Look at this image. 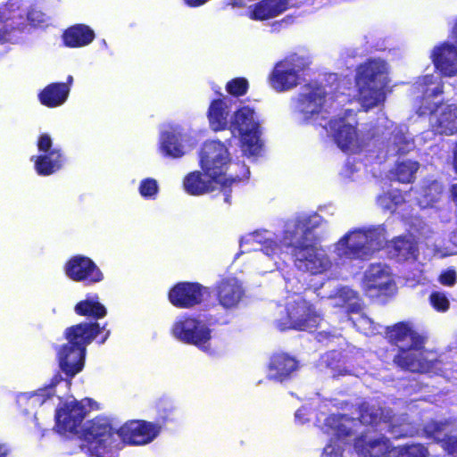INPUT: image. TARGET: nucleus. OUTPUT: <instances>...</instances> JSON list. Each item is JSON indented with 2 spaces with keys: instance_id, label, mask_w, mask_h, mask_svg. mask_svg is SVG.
<instances>
[{
  "instance_id": "nucleus-43",
  "label": "nucleus",
  "mask_w": 457,
  "mask_h": 457,
  "mask_svg": "<svg viewBox=\"0 0 457 457\" xmlns=\"http://www.w3.org/2000/svg\"><path fill=\"white\" fill-rule=\"evenodd\" d=\"M439 282L447 287H452L456 282V272L453 270H447L441 273L438 278Z\"/></svg>"
},
{
  "instance_id": "nucleus-6",
  "label": "nucleus",
  "mask_w": 457,
  "mask_h": 457,
  "mask_svg": "<svg viewBox=\"0 0 457 457\" xmlns=\"http://www.w3.org/2000/svg\"><path fill=\"white\" fill-rule=\"evenodd\" d=\"M199 162L206 176L220 182L224 202L229 204V188L237 181L248 178L249 170L243 164L233 162L228 147L217 140L206 141L200 151Z\"/></svg>"
},
{
  "instance_id": "nucleus-22",
  "label": "nucleus",
  "mask_w": 457,
  "mask_h": 457,
  "mask_svg": "<svg viewBox=\"0 0 457 457\" xmlns=\"http://www.w3.org/2000/svg\"><path fill=\"white\" fill-rule=\"evenodd\" d=\"M298 368L299 363L295 357L286 353H276L270 359L267 378L283 382L289 378Z\"/></svg>"
},
{
  "instance_id": "nucleus-61",
  "label": "nucleus",
  "mask_w": 457,
  "mask_h": 457,
  "mask_svg": "<svg viewBox=\"0 0 457 457\" xmlns=\"http://www.w3.org/2000/svg\"><path fill=\"white\" fill-rule=\"evenodd\" d=\"M103 46H106L105 40H103Z\"/></svg>"
},
{
  "instance_id": "nucleus-11",
  "label": "nucleus",
  "mask_w": 457,
  "mask_h": 457,
  "mask_svg": "<svg viewBox=\"0 0 457 457\" xmlns=\"http://www.w3.org/2000/svg\"><path fill=\"white\" fill-rule=\"evenodd\" d=\"M229 130L238 137L244 154L254 157L261 154L262 144L260 117L253 108L245 105L234 112Z\"/></svg>"
},
{
  "instance_id": "nucleus-39",
  "label": "nucleus",
  "mask_w": 457,
  "mask_h": 457,
  "mask_svg": "<svg viewBox=\"0 0 457 457\" xmlns=\"http://www.w3.org/2000/svg\"><path fill=\"white\" fill-rule=\"evenodd\" d=\"M138 192L145 199L155 200L159 194V184L154 179H144L138 185Z\"/></svg>"
},
{
  "instance_id": "nucleus-17",
  "label": "nucleus",
  "mask_w": 457,
  "mask_h": 457,
  "mask_svg": "<svg viewBox=\"0 0 457 457\" xmlns=\"http://www.w3.org/2000/svg\"><path fill=\"white\" fill-rule=\"evenodd\" d=\"M38 155L33 156L35 170L39 175L48 176L60 170L65 161L62 149L54 145L50 135L41 134L37 139Z\"/></svg>"
},
{
  "instance_id": "nucleus-15",
  "label": "nucleus",
  "mask_w": 457,
  "mask_h": 457,
  "mask_svg": "<svg viewBox=\"0 0 457 457\" xmlns=\"http://www.w3.org/2000/svg\"><path fill=\"white\" fill-rule=\"evenodd\" d=\"M378 430V428H374L373 436H369V448L364 447L362 438H360L355 443L356 450L364 456L369 454L370 457H385L386 454L389 457H428L429 455L428 447L420 443L392 447L387 438L377 433Z\"/></svg>"
},
{
  "instance_id": "nucleus-60",
  "label": "nucleus",
  "mask_w": 457,
  "mask_h": 457,
  "mask_svg": "<svg viewBox=\"0 0 457 457\" xmlns=\"http://www.w3.org/2000/svg\"><path fill=\"white\" fill-rule=\"evenodd\" d=\"M63 383H64L65 387H68L70 386V382H68V381H64Z\"/></svg>"
},
{
  "instance_id": "nucleus-52",
  "label": "nucleus",
  "mask_w": 457,
  "mask_h": 457,
  "mask_svg": "<svg viewBox=\"0 0 457 457\" xmlns=\"http://www.w3.org/2000/svg\"><path fill=\"white\" fill-rule=\"evenodd\" d=\"M453 165L455 170H457V143L453 149Z\"/></svg>"
},
{
  "instance_id": "nucleus-19",
  "label": "nucleus",
  "mask_w": 457,
  "mask_h": 457,
  "mask_svg": "<svg viewBox=\"0 0 457 457\" xmlns=\"http://www.w3.org/2000/svg\"><path fill=\"white\" fill-rule=\"evenodd\" d=\"M364 287L370 296L391 295L395 291V283L390 268L384 263H373L365 271Z\"/></svg>"
},
{
  "instance_id": "nucleus-25",
  "label": "nucleus",
  "mask_w": 457,
  "mask_h": 457,
  "mask_svg": "<svg viewBox=\"0 0 457 457\" xmlns=\"http://www.w3.org/2000/svg\"><path fill=\"white\" fill-rule=\"evenodd\" d=\"M99 332L100 327L96 322L80 323L71 326L65 330L67 345L87 351V346Z\"/></svg>"
},
{
  "instance_id": "nucleus-41",
  "label": "nucleus",
  "mask_w": 457,
  "mask_h": 457,
  "mask_svg": "<svg viewBox=\"0 0 457 457\" xmlns=\"http://www.w3.org/2000/svg\"><path fill=\"white\" fill-rule=\"evenodd\" d=\"M248 86L249 85L246 79L236 78L227 83L226 90L232 96H240L246 93Z\"/></svg>"
},
{
  "instance_id": "nucleus-49",
  "label": "nucleus",
  "mask_w": 457,
  "mask_h": 457,
  "mask_svg": "<svg viewBox=\"0 0 457 457\" xmlns=\"http://www.w3.org/2000/svg\"><path fill=\"white\" fill-rule=\"evenodd\" d=\"M9 448L4 444H0V457H5L9 453Z\"/></svg>"
},
{
  "instance_id": "nucleus-57",
  "label": "nucleus",
  "mask_w": 457,
  "mask_h": 457,
  "mask_svg": "<svg viewBox=\"0 0 457 457\" xmlns=\"http://www.w3.org/2000/svg\"><path fill=\"white\" fill-rule=\"evenodd\" d=\"M72 81H73L72 76H69L67 79V83H65V84L69 87V85L71 84Z\"/></svg>"
},
{
  "instance_id": "nucleus-55",
  "label": "nucleus",
  "mask_w": 457,
  "mask_h": 457,
  "mask_svg": "<svg viewBox=\"0 0 457 457\" xmlns=\"http://www.w3.org/2000/svg\"><path fill=\"white\" fill-rule=\"evenodd\" d=\"M349 170H350V165H349V164H347V166H346V170H345V176H347V177H349V178H351V179H354L353 176H352L351 174H349V173H348Z\"/></svg>"
},
{
  "instance_id": "nucleus-1",
  "label": "nucleus",
  "mask_w": 457,
  "mask_h": 457,
  "mask_svg": "<svg viewBox=\"0 0 457 457\" xmlns=\"http://www.w3.org/2000/svg\"><path fill=\"white\" fill-rule=\"evenodd\" d=\"M347 97L336 94L312 82L304 85L291 102L293 112L301 122L319 125L334 138L344 152L355 154L361 151L368 141L381 133L386 137V154L395 156L414 148V141L404 125L395 126L386 118H379L375 128L358 132L352 108H345Z\"/></svg>"
},
{
  "instance_id": "nucleus-45",
  "label": "nucleus",
  "mask_w": 457,
  "mask_h": 457,
  "mask_svg": "<svg viewBox=\"0 0 457 457\" xmlns=\"http://www.w3.org/2000/svg\"><path fill=\"white\" fill-rule=\"evenodd\" d=\"M432 250H433L434 255L441 257V258L446 257V256H449V255H453V254L455 253L451 248H449V247H441V246H439L436 244L433 245V249Z\"/></svg>"
},
{
  "instance_id": "nucleus-2",
  "label": "nucleus",
  "mask_w": 457,
  "mask_h": 457,
  "mask_svg": "<svg viewBox=\"0 0 457 457\" xmlns=\"http://www.w3.org/2000/svg\"><path fill=\"white\" fill-rule=\"evenodd\" d=\"M374 428L379 431L386 430L395 438L420 435L439 444L449 454L457 456V436L453 435L454 425L451 420L430 421L425 425L421 432L413 424L407 421V417H393L390 410H382L375 406L362 404L358 420L346 416L331 415L325 419L322 430L334 437L324 447L322 457H342L343 444L362 438V445L369 448V436H373ZM358 455L364 456L354 448Z\"/></svg>"
},
{
  "instance_id": "nucleus-46",
  "label": "nucleus",
  "mask_w": 457,
  "mask_h": 457,
  "mask_svg": "<svg viewBox=\"0 0 457 457\" xmlns=\"http://www.w3.org/2000/svg\"><path fill=\"white\" fill-rule=\"evenodd\" d=\"M338 356L339 353L337 352H330L322 357V361L325 362L328 367L335 370L337 367L334 362L338 359Z\"/></svg>"
},
{
  "instance_id": "nucleus-29",
  "label": "nucleus",
  "mask_w": 457,
  "mask_h": 457,
  "mask_svg": "<svg viewBox=\"0 0 457 457\" xmlns=\"http://www.w3.org/2000/svg\"><path fill=\"white\" fill-rule=\"evenodd\" d=\"M220 303L225 308L235 307L242 298L243 288L236 278H226L217 286Z\"/></svg>"
},
{
  "instance_id": "nucleus-54",
  "label": "nucleus",
  "mask_w": 457,
  "mask_h": 457,
  "mask_svg": "<svg viewBox=\"0 0 457 457\" xmlns=\"http://www.w3.org/2000/svg\"><path fill=\"white\" fill-rule=\"evenodd\" d=\"M329 81H337V74H330L328 77Z\"/></svg>"
},
{
  "instance_id": "nucleus-32",
  "label": "nucleus",
  "mask_w": 457,
  "mask_h": 457,
  "mask_svg": "<svg viewBox=\"0 0 457 457\" xmlns=\"http://www.w3.org/2000/svg\"><path fill=\"white\" fill-rule=\"evenodd\" d=\"M62 38L66 46L83 47L94 40L95 33L88 26L78 24L69 28Z\"/></svg>"
},
{
  "instance_id": "nucleus-21",
  "label": "nucleus",
  "mask_w": 457,
  "mask_h": 457,
  "mask_svg": "<svg viewBox=\"0 0 457 457\" xmlns=\"http://www.w3.org/2000/svg\"><path fill=\"white\" fill-rule=\"evenodd\" d=\"M313 3L314 0H262L249 6V16L253 20H269L281 14L289 7Z\"/></svg>"
},
{
  "instance_id": "nucleus-58",
  "label": "nucleus",
  "mask_w": 457,
  "mask_h": 457,
  "mask_svg": "<svg viewBox=\"0 0 457 457\" xmlns=\"http://www.w3.org/2000/svg\"><path fill=\"white\" fill-rule=\"evenodd\" d=\"M301 411H302L301 410H298V411H296V413H295V418H297V419H298V418L300 417V415H301Z\"/></svg>"
},
{
  "instance_id": "nucleus-44",
  "label": "nucleus",
  "mask_w": 457,
  "mask_h": 457,
  "mask_svg": "<svg viewBox=\"0 0 457 457\" xmlns=\"http://www.w3.org/2000/svg\"><path fill=\"white\" fill-rule=\"evenodd\" d=\"M419 224H412L413 230L419 234L420 237L428 238L429 234L432 233L430 228L423 221H418Z\"/></svg>"
},
{
  "instance_id": "nucleus-59",
  "label": "nucleus",
  "mask_w": 457,
  "mask_h": 457,
  "mask_svg": "<svg viewBox=\"0 0 457 457\" xmlns=\"http://www.w3.org/2000/svg\"><path fill=\"white\" fill-rule=\"evenodd\" d=\"M108 335H109V332H107V333H106L105 337L103 338V340L101 341V343H104V342L106 340V338H107Z\"/></svg>"
},
{
  "instance_id": "nucleus-9",
  "label": "nucleus",
  "mask_w": 457,
  "mask_h": 457,
  "mask_svg": "<svg viewBox=\"0 0 457 457\" xmlns=\"http://www.w3.org/2000/svg\"><path fill=\"white\" fill-rule=\"evenodd\" d=\"M361 105L369 110L386 99V87L389 83L388 66L382 59H370L361 64L355 76Z\"/></svg>"
},
{
  "instance_id": "nucleus-50",
  "label": "nucleus",
  "mask_w": 457,
  "mask_h": 457,
  "mask_svg": "<svg viewBox=\"0 0 457 457\" xmlns=\"http://www.w3.org/2000/svg\"><path fill=\"white\" fill-rule=\"evenodd\" d=\"M450 241L454 246L457 247V229L451 233Z\"/></svg>"
},
{
  "instance_id": "nucleus-8",
  "label": "nucleus",
  "mask_w": 457,
  "mask_h": 457,
  "mask_svg": "<svg viewBox=\"0 0 457 457\" xmlns=\"http://www.w3.org/2000/svg\"><path fill=\"white\" fill-rule=\"evenodd\" d=\"M384 225L349 230L332 245L335 257L341 262L366 260L386 245Z\"/></svg>"
},
{
  "instance_id": "nucleus-28",
  "label": "nucleus",
  "mask_w": 457,
  "mask_h": 457,
  "mask_svg": "<svg viewBox=\"0 0 457 457\" xmlns=\"http://www.w3.org/2000/svg\"><path fill=\"white\" fill-rule=\"evenodd\" d=\"M183 187L185 191L192 195H200L220 189V182L214 181L207 177L205 172L202 173L199 170L187 174L183 180Z\"/></svg>"
},
{
  "instance_id": "nucleus-7",
  "label": "nucleus",
  "mask_w": 457,
  "mask_h": 457,
  "mask_svg": "<svg viewBox=\"0 0 457 457\" xmlns=\"http://www.w3.org/2000/svg\"><path fill=\"white\" fill-rule=\"evenodd\" d=\"M417 88L422 92L420 115L430 114L429 123L432 130L440 135L452 136L457 133V106L455 104H438L433 98L442 93V83L438 75H427L417 82Z\"/></svg>"
},
{
  "instance_id": "nucleus-23",
  "label": "nucleus",
  "mask_w": 457,
  "mask_h": 457,
  "mask_svg": "<svg viewBox=\"0 0 457 457\" xmlns=\"http://www.w3.org/2000/svg\"><path fill=\"white\" fill-rule=\"evenodd\" d=\"M62 370L69 377L73 378L83 370L86 351L70 345H62L57 352Z\"/></svg>"
},
{
  "instance_id": "nucleus-30",
  "label": "nucleus",
  "mask_w": 457,
  "mask_h": 457,
  "mask_svg": "<svg viewBox=\"0 0 457 457\" xmlns=\"http://www.w3.org/2000/svg\"><path fill=\"white\" fill-rule=\"evenodd\" d=\"M390 254L398 262L416 261L417 244L411 235L395 237L388 245Z\"/></svg>"
},
{
  "instance_id": "nucleus-47",
  "label": "nucleus",
  "mask_w": 457,
  "mask_h": 457,
  "mask_svg": "<svg viewBox=\"0 0 457 457\" xmlns=\"http://www.w3.org/2000/svg\"><path fill=\"white\" fill-rule=\"evenodd\" d=\"M209 0H184L186 4H187L188 6H191V7L200 6V5L205 4Z\"/></svg>"
},
{
  "instance_id": "nucleus-14",
  "label": "nucleus",
  "mask_w": 457,
  "mask_h": 457,
  "mask_svg": "<svg viewBox=\"0 0 457 457\" xmlns=\"http://www.w3.org/2000/svg\"><path fill=\"white\" fill-rule=\"evenodd\" d=\"M308 58L296 54L287 56L276 63L269 76L270 87L278 93L294 89L304 80Z\"/></svg>"
},
{
  "instance_id": "nucleus-24",
  "label": "nucleus",
  "mask_w": 457,
  "mask_h": 457,
  "mask_svg": "<svg viewBox=\"0 0 457 457\" xmlns=\"http://www.w3.org/2000/svg\"><path fill=\"white\" fill-rule=\"evenodd\" d=\"M435 67L445 76L457 74V49L453 45L445 43L436 46L431 54Z\"/></svg>"
},
{
  "instance_id": "nucleus-18",
  "label": "nucleus",
  "mask_w": 457,
  "mask_h": 457,
  "mask_svg": "<svg viewBox=\"0 0 457 457\" xmlns=\"http://www.w3.org/2000/svg\"><path fill=\"white\" fill-rule=\"evenodd\" d=\"M65 275L73 281L91 285L100 282L104 275L97 265L84 255L72 256L64 265Z\"/></svg>"
},
{
  "instance_id": "nucleus-37",
  "label": "nucleus",
  "mask_w": 457,
  "mask_h": 457,
  "mask_svg": "<svg viewBox=\"0 0 457 457\" xmlns=\"http://www.w3.org/2000/svg\"><path fill=\"white\" fill-rule=\"evenodd\" d=\"M411 193H405V195H403L398 191H392L390 193L379 195L378 198V204L381 208L385 210L395 212L397 206L402 203L406 201L411 202Z\"/></svg>"
},
{
  "instance_id": "nucleus-16",
  "label": "nucleus",
  "mask_w": 457,
  "mask_h": 457,
  "mask_svg": "<svg viewBox=\"0 0 457 457\" xmlns=\"http://www.w3.org/2000/svg\"><path fill=\"white\" fill-rule=\"evenodd\" d=\"M196 145V139L180 125L164 126L159 137V152L165 157L181 158Z\"/></svg>"
},
{
  "instance_id": "nucleus-13",
  "label": "nucleus",
  "mask_w": 457,
  "mask_h": 457,
  "mask_svg": "<svg viewBox=\"0 0 457 457\" xmlns=\"http://www.w3.org/2000/svg\"><path fill=\"white\" fill-rule=\"evenodd\" d=\"M171 333L179 341L195 345L209 355L217 353L212 344V329L204 317H179L172 325Z\"/></svg>"
},
{
  "instance_id": "nucleus-35",
  "label": "nucleus",
  "mask_w": 457,
  "mask_h": 457,
  "mask_svg": "<svg viewBox=\"0 0 457 457\" xmlns=\"http://www.w3.org/2000/svg\"><path fill=\"white\" fill-rule=\"evenodd\" d=\"M75 311L79 315L91 316L96 319L103 318L106 314L105 307L97 301V297H88L79 302Z\"/></svg>"
},
{
  "instance_id": "nucleus-34",
  "label": "nucleus",
  "mask_w": 457,
  "mask_h": 457,
  "mask_svg": "<svg viewBox=\"0 0 457 457\" xmlns=\"http://www.w3.org/2000/svg\"><path fill=\"white\" fill-rule=\"evenodd\" d=\"M333 301L334 305L346 307L353 313H357L361 308L357 293L347 287L337 289V294L333 296Z\"/></svg>"
},
{
  "instance_id": "nucleus-38",
  "label": "nucleus",
  "mask_w": 457,
  "mask_h": 457,
  "mask_svg": "<svg viewBox=\"0 0 457 457\" xmlns=\"http://www.w3.org/2000/svg\"><path fill=\"white\" fill-rule=\"evenodd\" d=\"M419 163L411 160H405L398 162L394 175L395 179L402 183H410L414 179V174L419 169Z\"/></svg>"
},
{
  "instance_id": "nucleus-53",
  "label": "nucleus",
  "mask_w": 457,
  "mask_h": 457,
  "mask_svg": "<svg viewBox=\"0 0 457 457\" xmlns=\"http://www.w3.org/2000/svg\"><path fill=\"white\" fill-rule=\"evenodd\" d=\"M453 38L455 39L456 43H457V20L454 23V26H453Z\"/></svg>"
},
{
  "instance_id": "nucleus-10",
  "label": "nucleus",
  "mask_w": 457,
  "mask_h": 457,
  "mask_svg": "<svg viewBox=\"0 0 457 457\" xmlns=\"http://www.w3.org/2000/svg\"><path fill=\"white\" fill-rule=\"evenodd\" d=\"M286 288L293 295L287 298L285 311L286 316L278 318L276 322L280 330L294 328L299 330H311L317 328L321 320L320 315L309 304L298 291L303 288L300 280L292 277L288 272L283 274Z\"/></svg>"
},
{
  "instance_id": "nucleus-42",
  "label": "nucleus",
  "mask_w": 457,
  "mask_h": 457,
  "mask_svg": "<svg viewBox=\"0 0 457 457\" xmlns=\"http://www.w3.org/2000/svg\"><path fill=\"white\" fill-rule=\"evenodd\" d=\"M429 303L431 306L437 312H445L449 309L450 302L443 292H433L429 295Z\"/></svg>"
},
{
  "instance_id": "nucleus-51",
  "label": "nucleus",
  "mask_w": 457,
  "mask_h": 457,
  "mask_svg": "<svg viewBox=\"0 0 457 457\" xmlns=\"http://www.w3.org/2000/svg\"><path fill=\"white\" fill-rule=\"evenodd\" d=\"M328 337H329V334H328V333L322 331V332H320V333L318 334L317 338H318V340H319L320 342H323V341H325L327 338H328Z\"/></svg>"
},
{
  "instance_id": "nucleus-48",
  "label": "nucleus",
  "mask_w": 457,
  "mask_h": 457,
  "mask_svg": "<svg viewBox=\"0 0 457 457\" xmlns=\"http://www.w3.org/2000/svg\"><path fill=\"white\" fill-rule=\"evenodd\" d=\"M450 192L453 202L457 205V184L452 186Z\"/></svg>"
},
{
  "instance_id": "nucleus-5",
  "label": "nucleus",
  "mask_w": 457,
  "mask_h": 457,
  "mask_svg": "<svg viewBox=\"0 0 457 457\" xmlns=\"http://www.w3.org/2000/svg\"><path fill=\"white\" fill-rule=\"evenodd\" d=\"M387 337L399 349L394 359L399 367L412 372L436 373V353L423 349V338L411 323L399 322L389 328Z\"/></svg>"
},
{
  "instance_id": "nucleus-36",
  "label": "nucleus",
  "mask_w": 457,
  "mask_h": 457,
  "mask_svg": "<svg viewBox=\"0 0 457 457\" xmlns=\"http://www.w3.org/2000/svg\"><path fill=\"white\" fill-rule=\"evenodd\" d=\"M157 420L161 428L169 422L176 420V408L173 402L167 398H162L156 403Z\"/></svg>"
},
{
  "instance_id": "nucleus-4",
  "label": "nucleus",
  "mask_w": 457,
  "mask_h": 457,
  "mask_svg": "<svg viewBox=\"0 0 457 457\" xmlns=\"http://www.w3.org/2000/svg\"><path fill=\"white\" fill-rule=\"evenodd\" d=\"M322 222V217L317 213H301L286 223L281 236L269 230H256L244 236L240 241L241 252L259 245L262 253L270 259L271 270L279 268L278 260L285 249H290L298 270L312 275L325 274L331 270L333 262L327 249L317 243L314 234Z\"/></svg>"
},
{
  "instance_id": "nucleus-27",
  "label": "nucleus",
  "mask_w": 457,
  "mask_h": 457,
  "mask_svg": "<svg viewBox=\"0 0 457 457\" xmlns=\"http://www.w3.org/2000/svg\"><path fill=\"white\" fill-rule=\"evenodd\" d=\"M210 127L214 131L229 129L231 115V104L228 99L213 100L208 110Z\"/></svg>"
},
{
  "instance_id": "nucleus-33",
  "label": "nucleus",
  "mask_w": 457,
  "mask_h": 457,
  "mask_svg": "<svg viewBox=\"0 0 457 457\" xmlns=\"http://www.w3.org/2000/svg\"><path fill=\"white\" fill-rule=\"evenodd\" d=\"M70 87L63 83H53L47 86L40 94L42 104L47 107L62 105L68 98Z\"/></svg>"
},
{
  "instance_id": "nucleus-20",
  "label": "nucleus",
  "mask_w": 457,
  "mask_h": 457,
  "mask_svg": "<svg viewBox=\"0 0 457 457\" xmlns=\"http://www.w3.org/2000/svg\"><path fill=\"white\" fill-rule=\"evenodd\" d=\"M210 291L198 283H179L169 294L171 303L178 307L189 308L202 303Z\"/></svg>"
},
{
  "instance_id": "nucleus-12",
  "label": "nucleus",
  "mask_w": 457,
  "mask_h": 457,
  "mask_svg": "<svg viewBox=\"0 0 457 457\" xmlns=\"http://www.w3.org/2000/svg\"><path fill=\"white\" fill-rule=\"evenodd\" d=\"M46 21V15L38 10L29 9L22 1L11 0L0 8V32L6 30L4 42H15L18 34L23 31L28 24L39 25Z\"/></svg>"
},
{
  "instance_id": "nucleus-31",
  "label": "nucleus",
  "mask_w": 457,
  "mask_h": 457,
  "mask_svg": "<svg viewBox=\"0 0 457 457\" xmlns=\"http://www.w3.org/2000/svg\"><path fill=\"white\" fill-rule=\"evenodd\" d=\"M420 208L432 207L437 203L443 194V186L436 180L425 182L420 191L410 192Z\"/></svg>"
},
{
  "instance_id": "nucleus-40",
  "label": "nucleus",
  "mask_w": 457,
  "mask_h": 457,
  "mask_svg": "<svg viewBox=\"0 0 457 457\" xmlns=\"http://www.w3.org/2000/svg\"><path fill=\"white\" fill-rule=\"evenodd\" d=\"M351 320L358 330L367 336L378 332V326L364 314H359L357 317H351Z\"/></svg>"
},
{
  "instance_id": "nucleus-56",
  "label": "nucleus",
  "mask_w": 457,
  "mask_h": 457,
  "mask_svg": "<svg viewBox=\"0 0 457 457\" xmlns=\"http://www.w3.org/2000/svg\"><path fill=\"white\" fill-rule=\"evenodd\" d=\"M4 32H0V42H4L3 38H5L6 37V30H4Z\"/></svg>"
},
{
  "instance_id": "nucleus-3",
  "label": "nucleus",
  "mask_w": 457,
  "mask_h": 457,
  "mask_svg": "<svg viewBox=\"0 0 457 457\" xmlns=\"http://www.w3.org/2000/svg\"><path fill=\"white\" fill-rule=\"evenodd\" d=\"M87 414L84 402L73 397L61 403L56 410V430L60 434H72L81 439L80 448L89 457H114L121 442L145 445L153 442L161 433V426L145 420H131L115 430L110 420L98 417L81 422Z\"/></svg>"
},
{
  "instance_id": "nucleus-26",
  "label": "nucleus",
  "mask_w": 457,
  "mask_h": 457,
  "mask_svg": "<svg viewBox=\"0 0 457 457\" xmlns=\"http://www.w3.org/2000/svg\"><path fill=\"white\" fill-rule=\"evenodd\" d=\"M62 382L61 376L57 375L53 378L52 383L48 386L35 392L21 393L17 396V403L26 411H29L30 409L33 410L50 400L54 395V387Z\"/></svg>"
}]
</instances>
